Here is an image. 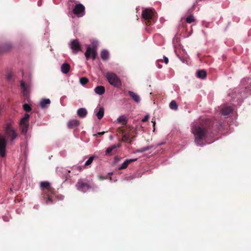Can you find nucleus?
I'll list each match as a JSON object with an SVG mask.
<instances>
[{
    "instance_id": "42",
    "label": "nucleus",
    "mask_w": 251,
    "mask_h": 251,
    "mask_svg": "<svg viewBox=\"0 0 251 251\" xmlns=\"http://www.w3.org/2000/svg\"><path fill=\"white\" fill-rule=\"evenodd\" d=\"M151 122L153 123V126H155V121H152Z\"/></svg>"
},
{
    "instance_id": "11",
    "label": "nucleus",
    "mask_w": 251,
    "mask_h": 251,
    "mask_svg": "<svg viewBox=\"0 0 251 251\" xmlns=\"http://www.w3.org/2000/svg\"><path fill=\"white\" fill-rule=\"evenodd\" d=\"M90 53L92 54V59L94 60L96 57V50L95 48L91 49V47L89 46L87 47V50L85 52V56L87 60H88L89 58Z\"/></svg>"
},
{
    "instance_id": "43",
    "label": "nucleus",
    "mask_w": 251,
    "mask_h": 251,
    "mask_svg": "<svg viewBox=\"0 0 251 251\" xmlns=\"http://www.w3.org/2000/svg\"><path fill=\"white\" fill-rule=\"evenodd\" d=\"M38 6H40L41 5V3H40V2L39 1L38 2Z\"/></svg>"
},
{
    "instance_id": "26",
    "label": "nucleus",
    "mask_w": 251,
    "mask_h": 251,
    "mask_svg": "<svg viewBox=\"0 0 251 251\" xmlns=\"http://www.w3.org/2000/svg\"><path fill=\"white\" fill-rule=\"evenodd\" d=\"M12 46L10 43H5L0 48V51H5L11 48Z\"/></svg>"
},
{
    "instance_id": "16",
    "label": "nucleus",
    "mask_w": 251,
    "mask_h": 251,
    "mask_svg": "<svg viewBox=\"0 0 251 251\" xmlns=\"http://www.w3.org/2000/svg\"><path fill=\"white\" fill-rule=\"evenodd\" d=\"M104 108L102 107H97L95 110L96 115L97 116L98 119L100 120L103 117L104 115Z\"/></svg>"
},
{
    "instance_id": "44",
    "label": "nucleus",
    "mask_w": 251,
    "mask_h": 251,
    "mask_svg": "<svg viewBox=\"0 0 251 251\" xmlns=\"http://www.w3.org/2000/svg\"><path fill=\"white\" fill-rule=\"evenodd\" d=\"M161 67H162V66H161L160 65H158V67L159 68H160H160H161Z\"/></svg>"
},
{
    "instance_id": "20",
    "label": "nucleus",
    "mask_w": 251,
    "mask_h": 251,
    "mask_svg": "<svg viewBox=\"0 0 251 251\" xmlns=\"http://www.w3.org/2000/svg\"><path fill=\"white\" fill-rule=\"evenodd\" d=\"M105 88L103 86H97L94 89L95 92L99 95H102L105 92Z\"/></svg>"
},
{
    "instance_id": "36",
    "label": "nucleus",
    "mask_w": 251,
    "mask_h": 251,
    "mask_svg": "<svg viewBox=\"0 0 251 251\" xmlns=\"http://www.w3.org/2000/svg\"><path fill=\"white\" fill-rule=\"evenodd\" d=\"M21 86L23 89L24 92L25 93L26 91V87L25 83L23 81L21 82Z\"/></svg>"
},
{
    "instance_id": "38",
    "label": "nucleus",
    "mask_w": 251,
    "mask_h": 251,
    "mask_svg": "<svg viewBox=\"0 0 251 251\" xmlns=\"http://www.w3.org/2000/svg\"><path fill=\"white\" fill-rule=\"evenodd\" d=\"M150 117V115L149 114H146L145 117L142 120V122H146L147 121Z\"/></svg>"
},
{
    "instance_id": "1",
    "label": "nucleus",
    "mask_w": 251,
    "mask_h": 251,
    "mask_svg": "<svg viewBox=\"0 0 251 251\" xmlns=\"http://www.w3.org/2000/svg\"><path fill=\"white\" fill-rule=\"evenodd\" d=\"M191 131L195 136V142L198 146L205 145L203 141L208 136V128L205 126H200L195 123L191 125Z\"/></svg>"
},
{
    "instance_id": "8",
    "label": "nucleus",
    "mask_w": 251,
    "mask_h": 251,
    "mask_svg": "<svg viewBox=\"0 0 251 251\" xmlns=\"http://www.w3.org/2000/svg\"><path fill=\"white\" fill-rule=\"evenodd\" d=\"M74 13L78 17H81L85 15V7L81 4H76L73 9Z\"/></svg>"
},
{
    "instance_id": "33",
    "label": "nucleus",
    "mask_w": 251,
    "mask_h": 251,
    "mask_svg": "<svg viewBox=\"0 0 251 251\" xmlns=\"http://www.w3.org/2000/svg\"><path fill=\"white\" fill-rule=\"evenodd\" d=\"M23 108L26 112H29L31 110L30 105L27 103H25L23 105Z\"/></svg>"
},
{
    "instance_id": "22",
    "label": "nucleus",
    "mask_w": 251,
    "mask_h": 251,
    "mask_svg": "<svg viewBox=\"0 0 251 251\" xmlns=\"http://www.w3.org/2000/svg\"><path fill=\"white\" fill-rule=\"evenodd\" d=\"M207 75L206 72L203 70H198L197 72V76L201 79H204Z\"/></svg>"
},
{
    "instance_id": "5",
    "label": "nucleus",
    "mask_w": 251,
    "mask_h": 251,
    "mask_svg": "<svg viewBox=\"0 0 251 251\" xmlns=\"http://www.w3.org/2000/svg\"><path fill=\"white\" fill-rule=\"evenodd\" d=\"M29 114L25 113L24 117L21 119L20 123V127L21 131L25 134L27 131V129L29 126Z\"/></svg>"
},
{
    "instance_id": "15",
    "label": "nucleus",
    "mask_w": 251,
    "mask_h": 251,
    "mask_svg": "<svg viewBox=\"0 0 251 251\" xmlns=\"http://www.w3.org/2000/svg\"><path fill=\"white\" fill-rule=\"evenodd\" d=\"M137 160V158L126 159L121 165V166L118 168V169L119 170L125 169L127 167V166L130 163L136 161Z\"/></svg>"
},
{
    "instance_id": "40",
    "label": "nucleus",
    "mask_w": 251,
    "mask_h": 251,
    "mask_svg": "<svg viewBox=\"0 0 251 251\" xmlns=\"http://www.w3.org/2000/svg\"><path fill=\"white\" fill-rule=\"evenodd\" d=\"M120 158L118 156H116L114 158V163H118L119 161H120Z\"/></svg>"
},
{
    "instance_id": "45",
    "label": "nucleus",
    "mask_w": 251,
    "mask_h": 251,
    "mask_svg": "<svg viewBox=\"0 0 251 251\" xmlns=\"http://www.w3.org/2000/svg\"><path fill=\"white\" fill-rule=\"evenodd\" d=\"M212 142H209V143H208V144H210V143H211Z\"/></svg>"
},
{
    "instance_id": "25",
    "label": "nucleus",
    "mask_w": 251,
    "mask_h": 251,
    "mask_svg": "<svg viewBox=\"0 0 251 251\" xmlns=\"http://www.w3.org/2000/svg\"><path fill=\"white\" fill-rule=\"evenodd\" d=\"M127 119L124 115H121L117 119V122L118 123H121L126 125L127 123Z\"/></svg>"
},
{
    "instance_id": "4",
    "label": "nucleus",
    "mask_w": 251,
    "mask_h": 251,
    "mask_svg": "<svg viewBox=\"0 0 251 251\" xmlns=\"http://www.w3.org/2000/svg\"><path fill=\"white\" fill-rule=\"evenodd\" d=\"M106 78L109 83L115 87L119 88L121 86L122 83L119 78L114 73H108L106 74Z\"/></svg>"
},
{
    "instance_id": "41",
    "label": "nucleus",
    "mask_w": 251,
    "mask_h": 251,
    "mask_svg": "<svg viewBox=\"0 0 251 251\" xmlns=\"http://www.w3.org/2000/svg\"><path fill=\"white\" fill-rule=\"evenodd\" d=\"M104 133V131H103V132H99V133H98V134H99V135H102V134H103Z\"/></svg>"
},
{
    "instance_id": "31",
    "label": "nucleus",
    "mask_w": 251,
    "mask_h": 251,
    "mask_svg": "<svg viewBox=\"0 0 251 251\" xmlns=\"http://www.w3.org/2000/svg\"><path fill=\"white\" fill-rule=\"evenodd\" d=\"M95 157V156L94 155H92V156H90L88 158V159L85 162L84 165L85 166L90 165L93 162Z\"/></svg>"
},
{
    "instance_id": "9",
    "label": "nucleus",
    "mask_w": 251,
    "mask_h": 251,
    "mask_svg": "<svg viewBox=\"0 0 251 251\" xmlns=\"http://www.w3.org/2000/svg\"><path fill=\"white\" fill-rule=\"evenodd\" d=\"M76 187L79 191L86 192L90 188V186L83 180H79L76 184Z\"/></svg>"
},
{
    "instance_id": "35",
    "label": "nucleus",
    "mask_w": 251,
    "mask_h": 251,
    "mask_svg": "<svg viewBox=\"0 0 251 251\" xmlns=\"http://www.w3.org/2000/svg\"><path fill=\"white\" fill-rule=\"evenodd\" d=\"M123 138L127 142H129V136L127 134H124L123 135Z\"/></svg>"
},
{
    "instance_id": "29",
    "label": "nucleus",
    "mask_w": 251,
    "mask_h": 251,
    "mask_svg": "<svg viewBox=\"0 0 251 251\" xmlns=\"http://www.w3.org/2000/svg\"><path fill=\"white\" fill-rule=\"evenodd\" d=\"M195 19L192 14L190 15L186 18V22L188 24H191L195 22Z\"/></svg>"
},
{
    "instance_id": "27",
    "label": "nucleus",
    "mask_w": 251,
    "mask_h": 251,
    "mask_svg": "<svg viewBox=\"0 0 251 251\" xmlns=\"http://www.w3.org/2000/svg\"><path fill=\"white\" fill-rule=\"evenodd\" d=\"M84 167H81V166H74L72 169V171H73V173L75 175L78 172H81L82 169H83V168Z\"/></svg>"
},
{
    "instance_id": "32",
    "label": "nucleus",
    "mask_w": 251,
    "mask_h": 251,
    "mask_svg": "<svg viewBox=\"0 0 251 251\" xmlns=\"http://www.w3.org/2000/svg\"><path fill=\"white\" fill-rule=\"evenodd\" d=\"M79 82L82 85H85L88 82V79L85 77H81L79 79Z\"/></svg>"
},
{
    "instance_id": "18",
    "label": "nucleus",
    "mask_w": 251,
    "mask_h": 251,
    "mask_svg": "<svg viewBox=\"0 0 251 251\" xmlns=\"http://www.w3.org/2000/svg\"><path fill=\"white\" fill-rule=\"evenodd\" d=\"M50 103V100L49 99H42L40 103V105L42 108L48 107Z\"/></svg>"
},
{
    "instance_id": "24",
    "label": "nucleus",
    "mask_w": 251,
    "mask_h": 251,
    "mask_svg": "<svg viewBox=\"0 0 251 251\" xmlns=\"http://www.w3.org/2000/svg\"><path fill=\"white\" fill-rule=\"evenodd\" d=\"M109 56V54L107 50H104L101 51L100 53V57L103 60H107L108 59Z\"/></svg>"
},
{
    "instance_id": "3",
    "label": "nucleus",
    "mask_w": 251,
    "mask_h": 251,
    "mask_svg": "<svg viewBox=\"0 0 251 251\" xmlns=\"http://www.w3.org/2000/svg\"><path fill=\"white\" fill-rule=\"evenodd\" d=\"M142 18L146 21V24L148 25H152L157 20V14L154 9L146 8L142 13Z\"/></svg>"
},
{
    "instance_id": "19",
    "label": "nucleus",
    "mask_w": 251,
    "mask_h": 251,
    "mask_svg": "<svg viewBox=\"0 0 251 251\" xmlns=\"http://www.w3.org/2000/svg\"><path fill=\"white\" fill-rule=\"evenodd\" d=\"M77 115L80 118L85 117L87 114V111L85 108H80L77 111Z\"/></svg>"
},
{
    "instance_id": "6",
    "label": "nucleus",
    "mask_w": 251,
    "mask_h": 251,
    "mask_svg": "<svg viewBox=\"0 0 251 251\" xmlns=\"http://www.w3.org/2000/svg\"><path fill=\"white\" fill-rule=\"evenodd\" d=\"M5 134L8 139L12 142L17 137V134L15 129L12 128L9 124H7L5 128Z\"/></svg>"
},
{
    "instance_id": "12",
    "label": "nucleus",
    "mask_w": 251,
    "mask_h": 251,
    "mask_svg": "<svg viewBox=\"0 0 251 251\" xmlns=\"http://www.w3.org/2000/svg\"><path fill=\"white\" fill-rule=\"evenodd\" d=\"M233 110V107L226 104L223 105L221 109L222 115L224 116L228 115Z\"/></svg>"
},
{
    "instance_id": "37",
    "label": "nucleus",
    "mask_w": 251,
    "mask_h": 251,
    "mask_svg": "<svg viewBox=\"0 0 251 251\" xmlns=\"http://www.w3.org/2000/svg\"><path fill=\"white\" fill-rule=\"evenodd\" d=\"M12 77V74L11 72L8 73L6 75L7 80H10Z\"/></svg>"
},
{
    "instance_id": "7",
    "label": "nucleus",
    "mask_w": 251,
    "mask_h": 251,
    "mask_svg": "<svg viewBox=\"0 0 251 251\" xmlns=\"http://www.w3.org/2000/svg\"><path fill=\"white\" fill-rule=\"evenodd\" d=\"M69 47L72 50L73 53L76 54L81 50V44L77 39L71 40Z\"/></svg>"
},
{
    "instance_id": "10",
    "label": "nucleus",
    "mask_w": 251,
    "mask_h": 251,
    "mask_svg": "<svg viewBox=\"0 0 251 251\" xmlns=\"http://www.w3.org/2000/svg\"><path fill=\"white\" fill-rule=\"evenodd\" d=\"M6 145V140L3 135L0 136V155L1 157L5 156V147Z\"/></svg>"
},
{
    "instance_id": "23",
    "label": "nucleus",
    "mask_w": 251,
    "mask_h": 251,
    "mask_svg": "<svg viewBox=\"0 0 251 251\" xmlns=\"http://www.w3.org/2000/svg\"><path fill=\"white\" fill-rule=\"evenodd\" d=\"M119 144H115L109 147L105 151V154L109 155L115 149L120 147Z\"/></svg>"
},
{
    "instance_id": "13",
    "label": "nucleus",
    "mask_w": 251,
    "mask_h": 251,
    "mask_svg": "<svg viewBox=\"0 0 251 251\" xmlns=\"http://www.w3.org/2000/svg\"><path fill=\"white\" fill-rule=\"evenodd\" d=\"M232 94L230 93H228V96H231L232 99L237 98V100H240L242 97H245L244 95L241 94H238L239 90L237 88L235 89L233 91H232Z\"/></svg>"
},
{
    "instance_id": "14",
    "label": "nucleus",
    "mask_w": 251,
    "mask_h": 251,
    "mask_svg": "<svg viewBox=\"0 0 251 251\" xmlns=\"http://www.w3.org/2000/svg\"><path fill=\"white\" fill-rule=\"evenodd\" d=\"M127 93L129 96L130 97V98L135 102L138 103L140 102V97L137 94L131 91H128Z\"/></svg>"
},
{
    "instance_id": "28",
    "label": "nucleus",
    "mask_w": 251,
    "mask_h": 251,
    "mask_svg": "<svg viewBox=\"0 0 251 251\" xmlns=\"http://www.w3.org/2000/svg\"><path fill=\"white\" fill-rule=\"evenodd\" d=\"M152 148L151 146H146L144 148H142L141 149H138L136 150V152L138 153H142L145 151H148L150 150Z\"/></svg>"
},
{
    "instance_id": "39",
    "label": "nucleus",
    "mask_w": 251,
    "mask_h": 251,
    "mask_svg": "<svg viewBox=\"0 0 251 251\" xmlns=\"http://www.w3.org/2000/svg\"><path fill=\"white\" fill-rule=\"evenodd\" d=\"M163 60L166 64H167L169 62L168 58L167 57H166L165 56H163Z\"/></svg>"
},
{
    "instance_id": "2",
    "label": "nucleus",
    "mask_w": 251,
    "mask_h": 251,
    "mask_svg": "<svg viewBox=\"0 0 251 251\" xmlns=\"http://www.w3.org/2000/svg\"><path fill=\"white\" fill-rule=\"evenodd\" d=\"M40 186L44 195V198L46 200V204L51 203L53 201V194L50 183L48 181H41Z\"/></svg>"
},
{
    "instance_id": "21",
    "label": "nucleus",
    "mask_w": 251,
    "mask_h": 251,
    "mask_svg": "<svg viewBox=\"0 0 251 251\" xmlns=\"http://www.w3.org/2000/svg\"><path fill=\"white\" fill-rule=\"evenodd\" d=\"M70 69V66L69 64L64 63H63L61 67V72L63 74H67Z\"/></svg>"
},
{
    "instance_id": "30",
    "label": "nucleus",
    "mask_w": 251,
    "mask_h": 251,
    "mask_svg": "<svg viewBox=\"0 0 251 251\" xmlns=\"http://www.w3.org/2000/svg\"><path fill=\"white\" fill-rule=\"evenodd\" d=\"M170 108L173 110H176L177 109V104L175 100H173L170 103Z\"/></svg>"
},
{
    "instance_id": "34",
    "label": "nucleus",
    "mask_w": 251,
    "mask_h": 251,
    "mask_svg": "<svg viewBox=\"0 0 251 251\" xmlns=\"http://www.w3.org/2000/svg\"><path fill=\"white\" fill-rule=\"evenodd\" d=\"M61 170L62 173H63L65 175H66V176H67L68 174L71 172L70 170H67L65 168H62Z\"/></svg>"
},
{
    "instance_id": "17",
    "label": "nucleus",
    "mask_w": 251,
    "mask_h": 251,
    "mask_svg": "<svg viewBox=\"0 0 251 251\" xmlns=\"http://www.w3.org/2000/svg\"><path fill=\"white\" fill-rule=\"evenodd\" d=\"M79 121L76 119L70 120L68 123V126L70 128H73L74 127H77L79 126Z\"/></svg>"
}]
</instances>
